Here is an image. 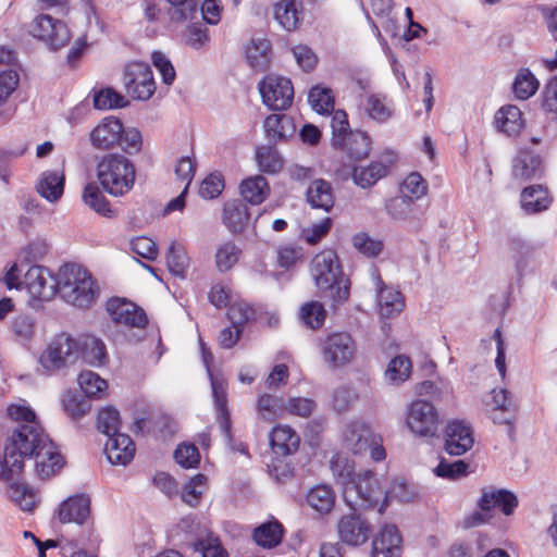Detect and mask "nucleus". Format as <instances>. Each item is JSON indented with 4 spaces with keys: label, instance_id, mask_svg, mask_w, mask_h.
<instances>
[{
    "label": "nucleus",
    "instance_id": "f257e3e1",
    "mask_svg": "<svg viewBox=\"0 0 557 557\" xmlns=\"http://www.w3.org/2000/svg\"><path fill=\"white\" fill-rule=\"evenodd\" d=\"M8 414L18 424L4 445L0 479H15L22 473L26 458L35 459V469L41 479L61 469L63 457L39 426L35 412L26 406L11 405Z\"/></svg>",
    "mask_w": 557,
    "mask_h": 557
},
{
    "label": "nucleus",
    "instance_id": "f03ea898",
    "mask_svg": "<svg viewBox=\"0 0 557 557\" xmlns=\"http://www.w3.org/2000/svg\"><path fill=\"white\" fill-rule=\"evenodd\" d=\"M55 289L66 302L82 309L92 306L99 294L91 274L75 263L64 264L60 268Z\"/></svg>",
    "mask_w": 557,
    "mask_h": 557
},
{
    "label": "nucleus",
    "instance_id": "7ed1b4c3",
    "mask_svg": "<svg viewBox=\"0 0 557 557\" xmlns=\"http://www.w3.org/2000/svg\"><path fill=\"white\" fill-rule=\"evenodd\" d=\"M96 174L102 189L113 197L128 194L135 185L134 163L117 152L101 157L97 162Z\"/></svg>",
    "mask_w": 557,
    "mask_h": 557
},
{
    "label": "nucleus",
    "instance_id": "20e7f679",
    "mask_svg": "<svg viewBox=\"0 0 557 557\" xmlns=\"http://www.w3.org/2000/svg\"><path fill=\"white\" fill-rule=\"evenodd\" d=\"M311 274L317 287L329 292L334 304H342L349 297V282L344 276L338 257L333 250H324L311 261Z\"/></svg>",
    "mask_w": 557,
    "mask_h": 557
},
{
    "label": "nucleus",
    "instance_id": "39448f33",
    "mask_svg": "<svg viewBox=\"0 0 557 557\" xmlns=\"http://www.w3.org/2000/svg\"><path fill=\"white\" fill-rule=\"evenodd\" d=\"M382 496L383 490L371 471L359 473L343 491L345 504L354 511L374 508Z\"/></svg>",
    "mask_w": 557,
    "mask_h": 557
},
{
    "label": "nucleus",
    "instance_id": "423d86ee",
    "mask_svg": "<svg viewBox=\"0 0 557 557\" xmlns=\"http://www.w3.org/2000/svg\"><path fill=\"white\" fill-rule=\"evenodd\" d=\"M28 33L52 51L64 48L72 38L65 22L44 13L29 23Z\"/></svg>",
    "mask_w": 557,
    "mask_h": 557
},
{
    "label": "nucleus",
    "instance_id": "0eeeda50",
    "mask_svg": "<svg viewBox=\"0 0 557 557\" xmlns=\"http://www.w3.org/2000/svg\"><path fill=\"white\" fill-rule=\"evenodd\" d=\"M81 356V342L66 333L57 335L40 356L41 366L51 371L74 362Z\"/></svg>",
    "mask_w": 557,
    "mask_h": 557
},
{
    "label": "nucleus",
    "instance_id": "6e6552de",
    "mask_svg": "<svg viewBox=\"0 0 557 557\" xmlns=\"http://www.w3.org/2000/svg\"><path fill=\"white\" fill-rule=\"evenodd\" d=\"M263 103L272 111L287 110L294 99V87L289 78L267 75L258 85Z\"/></svg>",
    "mask_w": 557,
    "mask_h": 557
},
{
    "label": "nucleus",
    "instance_id": "1a4fd4ad",
    "mask_svg": "<svg viewBox=\"0 0 557 557\" xmlns=\"http://www.w3.org/2000/svg\"><path fill=\"white\" fill-rule=\"evenodd\" d=\"M123 84L127 94L136 100H148L156 91L151 67L144 62H132L126 65Z\"/></svg>",
    "mask_w": 557,
    "mask_h": 557
},
{
    "label": "nucleus",
    "instance_id": "9d476101",
    "mask_svg": "<svg viewBox=\"0 0 557 557\" xmlns=\"http://www.w3.org/2000/svg\"><path fill=\"white\" fill-rule=\"evenodd\" d=\"M407 424L420 436H434L438 428V414L433 404L417 399L410 405Z\"/></svg>",
    "mask_w": 557,
    "mask_h": 557
},
{
    "label": "nucleus",
    "instance_id": "9b49d317",
    "mask_svg": "<svg viewBox=\"0 0 557 557\" xmlns=\"http://www.w3.org/2000/svg\"><path fill=\"white\" fill-rule=\"evenodd\" d=\"M106 310L115 323L138 329H144L148 323L145 311L125 298H110L106 304Z\"/></svg>",
    "mask_w": 557,
    "mask_h": 557
},
{
    "label": "nucleus",
    "instance_id": "f8f14e48",
    "mask_svg": "<svg viewBox=\"0 0 557 557\" xmlns=\"http://www.w3.org/2000/svg\"><path fill=\"white\" fill-rule=\"evenodd\" d=\"M336 529L339 540L348 546L364 544L372 532L369 521L356 512L344 515L338 520Z\"/></svg>",
    "mask_w": 557,
    "mask_h": 557
},
{
    "label": "nucleus",
    "instance_id": "ddd939ff",
    "mask_svg": "<svg viewBox=\"0 0 557 557\" xmlns=\"http://www.w3.org/2000/svg\"><path fill=\"white\" fill-rule=\"evenodd\" d=\"M355 350V343L347 333H334L322 345L323 357L333 368L349 363Z\"/></svg>",
    "mask_w": 557,
    "mask_h": 557
},
{
    "label": "nucleus",
    "instance_id": "4468645a",
    "mask_svg": "<svg viewBox=\"0 0 557 557\" xmlns=\"http://www.w3.org/2000/svg\"><path fill=\"white\" fill-rule=\"evenodd\" d=\"M55 281L48 269L41 265H32L22 281L28 293L34 298L49 300L55 294Z\"/></svg>",
    "mask_w": 557,
    "mask_h": 557
},
{
    "label": "nucleus",
    "instance_id": "2eb2a0df",
    "mask_svg": "<svg viewBox=\"0 0 557 557\" xmlns=\"http://www.w3.org/2000/svg\"><path fill=\"white\" fill-rule=\"evenodd\" d=\"M403 537L395 524H384L372 540V557H400Z\"/></svg>",
    "mask_w": 557,
    "mask_h": 557
},
{
    "label": "nucleus",
    "instance_id": "dca6fc26",
    "mask_svg": "<svg viewBox=\"0 0 557 557\" xmlns=\"http://www.w3.org/2000/svg\"><path fill=\"white\" fill-rule=\"evenodd\" d=\"M474 438L470 425L463 421H451L445 431V451L451 456H461L473 446Z\"/></svg>",
    "mask_w": 557,
    "mask_h": 557
},
{
    "label": "nucleus",
    "instance_id": "f3484780",
    "mask_svg": "<svg viewBox=\"0 0 557 557\" xmlns=\"http://www.w3.org/2000/svg\"><path fill=\"white\" fill-rule=\"evenodd\" d=\"M518 504V498L512 492L494 487H484L478 500V506L482 511L487 512L498 508L505 516L512 515Z\"/></svg>",
    "mask_w": 557,
    "mask_h": 557
},
{
    "label": "nucleus",
    "instance_id": "a211bd4d",
    "mask_svg": "<svg viewBox=\"0 0 557 557\" xmlns=\"http://www.w3.org/2000/svg\"><path fill=\"white\" fill-rule=\"evenodd\" d=\"M90 497L86 494L69 497L59 506L60 522L84 524L90 516Z\"/></svg>",
    "mask_w": 557,
    "mask_h": 557
},
{
    "label": "nucleus",
    "instance_id": "6ab92c4d",
    "mask_svg": "<svg viewBox=\"0 0 557 557\" xmlns=\"http://www.w3.org/2000/svg\"><path fill=\"white\" fill-rule=\"evenodd\" d=\"M121 132H123V124L119 119L104 117L90 133L91 145L97 149H111L119 141Z\"/></svg>",
    "mask_w": 557,
    "mask_h": 557
},
{
    "label": "nucleus",
    "instance_id": "aec40b11",
    "mask_svg": "<svg viewBox=\"0 0 557 557\" xmlns=\"http://www.w3.org/2000/svg\"><path fill=\"white\" fill-rule=\"evenodd\" d=\"M135 444L125 433L110 436L104 444V454L112 465L126 466L135 455Z\"/></svg>",
    "mask_w": 557,
    "mask_h": 557
},
{
    "label": "nucleus",
    "instance_id": "412c9836",
    "mask_svg": "<svg viewBox=\"0 0 557 557\" xmlns=\"http://www.w3.org/2000/svg\"><path fill=\"white\" fill-rule=\"evenodd\" d=\"M212 394L214 398V406L216 409V419L220 424V428L225 435V437L231 441L232 432H231V413L227 408V384L224 380L214 377L213 374H210Z\"/></svg>",
    "mask_w": 557,
    "mask_h": 557
},
{
    "label": "nucleus",
    "instance_id": "4be33fe9",
    "mask_svg": "<svg viewBox=\"0 0 557 557\" xmlns=\"http://www.w3.org/2000/svg\"><path fill=\"white\" fill-rule=\"evenodd\" d=\"M542 158L528 149H521L512 161V176L529 181L542 175Z\"/></svg>",
    "mask_w": 557,
    "mask_h": 557
},
{
    "label": "nucleus",
    "instance_id": "5701e85b",
    "mask_svg": "<svg viewBox=\"0 0 557 557\" xmlns=\"http://www.w3.org/2000/svg\"><path fill=\"white\" fill-rule=\"evenodd\" d=\"M263 128L267 139L273 145L286 141L296 132L294 121L287 114H270L263 122Z\"/></svg>",
    "mask_w": 557,
    "mask_h": 557
},
{
    "label": "nucleus",
    "instance_id": "b1692460",
    "mask_svg": "<svg viewBox=\"0 0 557 557\" xmlns=\"http://www.w3.org/2000/svg\"><path fill=\"white\" fill-rule=\"evenodd\" d=\"M250 219L248 207L244 200L226 201L223 207L222 220L225 226L234 234L243 233Z\"/></svg>",
    "mask_w": 557,
    "mask_h": 557
},
{
    "label": "nucleus",
    "instance_id": "393cba45",
    "mask_svg": "<svg viewBox=\"0 0 557 557\" xmlns=\"http://www.w3.org/2000/svg\"><path fill=\"white\" fill-rule=\"evenodd\" d=\"M299 435L288 425L275 426L270 434V444L274 454L287 456L299 447Z\"/></svg>",
    "mask_w": 557,
    "mask_h": 557
},
{
    "label": "nucleus",
    "instance_id": "a878e982",
    "mask_svg": "<svg viewBox=\"0 0 557 557\" xmlns=\"http://www.w3.org/2000/svg\"><path fill=\"white\" fill-rule=\"evenodd\" d=\"M177 531L184 535V542L195 552L203 549L207 543V529L198 521L196 516H186L177 523Z\"/></svg>",
    "mask_w": 557,
    "mask_h": 557
},
{
    "label": "nucleus",
    "instance_id": "bb28decb",
    "mask_svg": "<svg viewBox=\"0 0 557 557\" xmlns=\"http://www.w3.org/2000/svg\"><path fill=\"white\" fill-rule=\"evenodd\" d=\"M520 202L527 213L533 214L547 210L552 198L547 188L542 185H532L522 190Z\"/></svg>",
    "mask_w": 557,
    "mask_h": 557
},
{
    "label": "nucleus",
    "instance_id": "cd10ccee",
    "mask_svg": "<svg viewBox=\"0 0 557 557\" xmlns=\"http://www.w3.org/2000/svg\"><path fill=\"white\" fill-rule=\"evenodd\" d=\"M376 286L381 315L388 319L398 314L405 307L401 293L387 288L380 276L376 277Z\"/></svg>",
    "mask_w": 557,
    "mask_h": 557
},
{
    "label": "nucleus",
    "instance_id": "c85d7f7f",
    "mask_svg": "<svg viewBox=\"0 0 557 557\" xmlns=\"http://www.w3.org/2000/svg\"><path fill=\"white\" fill-rule=\"evenodd\" d=\"M307 201L312 208L330 211L334 206V194L331 183L325 180L318 178L311 182L307 193Z\"/></svg>",
    "mask_w": 557,
    "mask_h": 557
},
{
    "label": "nucleus",
    "instance_id": "c756f323",
    "mask_svg": "<svg viewBox=\"0 0 557 557\" xmlns=\"http://www.w3.org/2000/svg\"><path fill=\"white\" fill-rule=\"evenodd\" d=\"M64 181L63 172L46 171L36 185L37 193L48 201L54 202L63 195Z\"/></svg>",
    "mask_w": 557,
    "mask_h": 557
},
{
    "label": "nucleus",
    "instance_id": "7c9ffc66",
    "mask_svg": "<svg viewBox=\"0 0 557 557\" xmlns=\"http://www.w3.org/2000/svg\"><path fill=\"white\" fill-rule=\"evenodd\" d=\"M497 128L508 136H517L524 127L521 110L516 106L502 107L495 115Z\"/></svg>",
    "mask_w": 557,
    "mask_h": 557
},
{
    "label": "nucleus",
    "instance_id": "2f4dec72",
    "mask_svg": "<svg viewBox=\"0 0 557 557\" xmlns=\"http://www.w3.org/2000/svg\"><path fill=\"white\" fill-rule=\"evenodd\" d=\"M248 64L258 72L269 69L271 61V44L264 38H253L246 49Z\"/></svg>",
    "mask_w": 557,
    "mask_h": 557
},
{
    "label": "nucleus",
    "instance_id": "473e14b6",
    "mask_svg": "<svg viewBox=\"0 0 557 557\" xmlns=\"http://www.w3.org/2000/svg\"><path fill=\"white\" fill-rule=\"evenodd\" d=\"M372 436L371 430L366 424L351 422L345 430L344 442L354 454H360L368 449Z\"/></svg>",
    "mask_w": 557,
    "mask_h": 557
},
{
    "label": "nucleus",
    "instance_id": "72a5a7b5",
    "mask_svg": "<svg viewBox=\"0 0 557 557\" xmlns=\"http://www.w3.org/2000/svg\"><path fill=\"white\" fill-rule=\"evenodd\" d=\"M82 197L84 203L98 214L107 218L116 215V211L111 208L110 201L95 182L85 186Z\"/></svg>",
    "mask_w": 557,
    "mask_h": 557
},
{
    "label": "nucleus",
    "instance_id": "f704fd0d",
    "mask_svg": "<svg viewBox=\"0 0 557 557\" xmlns=\"http://www.w3.org/2000/svg\"><path fill=\"white\" fill-rule=\"evenodd\" d=\"M240 194L245 201L251 205H260L269 196L270 186L263 176L256 175L242 182Z\"/></svg>",
    "mask_w": 557,
    "mask_h": 557
},
{
    "label": "nucleus",
    "instance_id": "c9c22d12",
    "mask_svg": "<svg viewBox=\"0 0 557 557\" xmlns=\"http://www.w3.org/2000/svg\"><path fill=\"white\" fill-rule=\"evenodd\" d=\"M307 503L317 512L329 513L335 506V493L329 485H315L308 492Z\"/></svg>",
    "mask_w": 557,
    "mask_h": 557
},
{
    "label": "nucleus",
    "instance_id": "e433bc0d",
    "mask_svg": "<svg viewBox=\"0 0 557 557\" xmlns=\"http://www.w3.org/2000/svg\"><path fill=\"white\" fill-rule=\"evenodd\" d=\"M283 534V525L278 521H270L256 528L252 537L259 546L273 548L282 542Z\"/></svg>",
    "mask_w": 557,
    "mask_h": 557
},
{
    "label": "nucleus",
    "instance_id": "4c0bfd02",
    "mask_svg": "<svg viewBox=\"0 0 557 557\" xmlns=\"http://www.w3.org/2000/svg\"><path fill=\"white\" fill-rule=\"evenodd\" d=\"M388 173L387 165L381 162H371L368 166H358L352 171V178L356 185L361 188L373 186L377 181Z\"/></svg>",
    "mask_w": 557,
    "mask_h": 557
},
{
    "label": "nucleus",
    "instance_id": "58836bf2",
    "mask_svg": "<svg viewBox=\"0 0 557 557\" xmlns=\"http://www.w3.org/2000/svg\"><path fill=\"white\" fill-rule=\"evenodd\" d=\"M299 10L295 0H281L275 4L274 16L286 30H295L299 25Z\"/></svg>",
    "mask_w": 557,
    "mask_h": 557
},
{
    "label": "nucleus",
    "instance_id": "ea45409f",
    "mask_svg": "<svg viewBox=\"0 0 557 557\" xmlns=\"http://www.w3.org/2000/svg\"><path fill=\"white\" fill-rule=\"evenodd\" d=\"M256 159L260 171L268 174L278 173L284 165L283 158L273 146L259 147Z\"/></svg>",
    "mask_w": 557,
    "mask_h": 557
},
{
    "label": "nucleus",
    "instance_id": "a19ab883",
    "mask_svg": "<svg viewBox=\"0 0 557 557\" xmlns=\"http://www.w3.org/2000/svg\"><path fill=\"white\" fill-rule=\"evenodd\" d=\"M540 83L529 69H521L512 83V90L518 99L527 100L539 89Z\"/></svg>",
    "mask_w": 557,
    "mask_h": 557
},
{
    "label": "nucleus",
    "instance_id": "79ce46f5",
    "mask_svg": "<svg viewBox=\"0 0 557 557\" xmlns=\"http://www.w3.org/2000/svg\"><path fill=\"white\" fill-rule=\"evenodd\" d=\"M62 404L66 413L74 420L84 417L91 409V403L86 396L72 391L63 394Z\"/></svg>",
    "mask_w": 557,
    "mask_h": 557
},
{
    "label": "nucleus",
    "instance_id": "37998d69",
    "mask_svg": "<svg viewBox=\"0 0 557 557\" xmlns=\"http://www.w3.org/2000/svg\"><path fill=\"white\" fill-rule=\"evenodd\" d=\"M81 356L92 366H101L107 359L106 345L94 336L86 337L81 343Z\"/></svg>",
    "mask_w": 557,
    "mask_h": 557
},
{
    "label": "nucleus",
    "instance_id": "c03bdc74",
    "mask_svg": "<svg viewBox=\"0 0 557 557\" xmlns=\"http://www.w3.org/2000/svg\"><path fill=\"white\" fill-rule=\"evenodd\" d=\"M207 476L198 473L193 476L182 490V500L190 507H197L207 488Z\"/></svg>",
    "mask_w": 557,
    "mask_h": 557
},
{
    "label": "nucleus",
    "instance_id": "a18cd8bd",
    "mask_svg": "<svg viewBox=\"0 0 557 557\" xmlns=\"http://www.w3.org/2000/svg\"><path fill=\"white\" fill-rule=\"evenodd\" d=\"M242 249L234 242L221 244L215 252V264L220 272L231 270L239 260Z\"/></svg>",
    "mask_w": 557,
    "mask_h": 557
},
{
    "label": "nucleus",
    "instance_id": "49530a36",
    "mask_svg": "<svg viewBox=\"0 0 557 557\" xmlns=\"http://www.w3.org/2000/svg\"><path fill=\"white\" fill-rule=\"evenodd\" d=\"M78 385L87 398L100 397L107 389L108 383L92 371H82L77 379Z\"/></svg>",
    "mask_w": 557,
    "mask_h": 557
},
{
    "label": "nucleus",
    "instance_id": "de8ad7c7",
    "mask_svg": "<svg viewBox=\"0 0 557 557\" xmlns=\"http://www.w3.org/2000/svg\"><path fill=\"white\" fill-rule=\"evenodd\" d=\"M342 149H345L349 158L361 160L369 156L370 138L363 132L349 133Z\"/></svg>",
    "mask_w": 557,
    "mask_h": 557
},
{
    "label": "nucleus",
    "instance_id": "09e8293b",
    "mask_svg": "<svg viewBox=\"0 0 557 557\" xmlns=\"http://www.w3.org/2000/svg\"><path fill=\"white\" fill-rule=\"evenodd\" d=\"M308 100L312 109L320 114H329L334 110V97L330 88L312 87Z\"/></svg>",
    "mask_w": 557,
    "mask_h": 557
},
{
    "label": "nucleus",
    "instance_id": "8fccbe9b",
    "mask_svg": "<svg viewBox=\"0 0 557 557\" xmlns=\"http://www.w3.org/2000/svg\"><path fill=\"white\" fill-rule=\"evenodd\" d=\"M332 146L334 148H343L348 134L352 133L349 128L348 115L343 110H336L333 112L332 121Z\"/></svg>",
    "mask_w": 557,
    "mask_h": 557
},
{
    "label": "nucleus",
    "instance_id": "3c124183",
    "mask_svg": "<svg viewBox=\"0 0 557 557\" xmlns=\"http://www.w3.org/2000/svg\"><path fill=\"white\" fill-rule=\"evenodd\" d=\"M330 468L335 482L343 487V491L358 476L354 471V466L346 458L333 457Z\"/></svg>",
    "mask_w": 557,
    "mask_h": 557
},
{
    "label": "nucleus",
    "instance_id": "603ef678",
    "mask_svg": "<svg viewBox=\"0 0 557 557\" xmlns=\"http://www.w3.org/2000/svg\"><path fill=\"white\" fill-rule=\"evenodd\" d=\"M285 410V403L283 398L263 394L258 399V411L260 417L269 422H272Z\"/></svg>",
    "mask_w": 557,
    "mask_h": 557
},
{
    "label": "nucleus",
    "instance_id": "864d4df0",
    "mask_svg": "<svg viewBox=\"0 0 557 557\" xmlns=\"http://www.w3.org/2000/svg\"><path fill=\"white\" fill-rule=\"evenodd\" d=\"M120 412L112 408L106 407L101 411H99L97 417V429L108 436H114L115 434H121L120 430Z\"/></svg>",
    "mask_w": 557,
    "mask_h": 557
},
{
    "label": "nucleus",
    "instance_id": "5fc2aeb1",
    "mask_svg": "<svg viewBox=\"0 0 557 557\" xmlns=\"http://www.w3.org/2000/svg\"><path fill=\"white\" fill-rule=\"evenodd\" d=\"M127 104L128 101L113 88H104L94 94V107L98 110L124 108Z\"/></svg>",
    "mask_w": 557,
    "mask_h": 557
},
{
    "label": "nucleus",
    "instance_id": "6e6d98bb",
    "mask_svg": "<svg viewBox=\"0 0 557 557\" xmlns=\"http://www.w3.org/2000/svg\"><path fill=\"white\" fill-rule=\"evenodd\" d=\"M410 372V359L405 356H397L389 361L385 371V376L391 383L399 384L409 377Z\"/></svg>",
    "mask_w": 557,
    "mask_h": 557
},
{
    "label": "nucleus",
    "instance_id": "4d7b16f0",
    "mask_svg": "<svg viewBox=\"0 0 557 557\" xmlns=\"http://www.w3.org/2000/svg\"><path fill=\"white\" fill-rule=\"evenodd\" d=\"M166 264L172 274L182 278L185 277L188 258L180 245L171 244L166 253Z\"/></svg>",
    "mask_w": 557,
    "mask_h": 557
},
{
    "label": "nucleus",
    "instance_id": "13d9d810",
    "mask_svg": "<svg viewBox=\"0 0 557 557\" xmlns=\"http://www.w3.org/2000/svg\"><path fill=\"white\" fill-rule=\"evenodd\" d=\"M299 315L307 326L317 330L324 323L326 311L321 302L310 301L301 307Z\"/></svg>",
    "mask_w": 557,
    "mask_h": 557
},
{
    "label": "nucleus",
    "instance_id": "bf43d9fd",
    "mask_svg": "<svg viewBox=\"0 0 557 557\" xmlns=\"http://www.w3.org/2000/svg\"><path fill=\"white\" fill-rule=\"evenodd\" d=\"M413 492L404 482H393L388 490L383 491V502L380 504L379 512L383 513L391 500L409 503L413 499Z\"/></svg>",
    "mask_w": 557,
    "mask_h": 557
},
{
    "label": "nucleus",
    "instance_id": "052dcab7",
    "mask_svg": "<svg viewBox=\"0 0 557 557\" xmlns=\"http://www.w3.org/2000/svg\"><path fill=\"white\" fill-rule=\"evenodd\" d=\"M413 206V200L409 196L404 195L389 199L386 202V211L394 220L404 221L410 218Z\"/></svg>",
    "mask_w": 557,
    "mask_h": 557
},
{
    "label": "nucleus",
    "instance_id": "680f3d73",
    "mask_svg": "<svg viewBox=\"0 0 557 557\" xmlns=\"http://www.w3.org/2000/svg\"><path fill=\"white\" fill-rule=\"evenodd\" d=\"M364 109L368 115L377 122H385L392 116V109L385 103V98L379 95L367 96Z\"/></svg>",
    "mask_w": 557,
    "mask_h": 557
},
{
    "label": "nucleus",
    "instance_id": "e2e57ef3",
    "mask_svg": "<svg viewBox=\"0 0 557 557\" xmlns=\"http://www.w3.org/2000/svg\"><path fill=\"white\" fill-rule=\"evenodd\" d=\"M358 394L350 386H339L332 395V407L337 413L347 412L357 401Z\"/></svg>",
    "mask_w": 557,
    "mask_h": 557
},
{
    "label": "nucleus",
    "instance_id": "0e129e2a",
    "mask_svg": "<svg viewBox=\"0 0 557 557\" xmlns=\"http://www.w3.org/2000/svg\"><path fill=\"white\" fill-rule=\"evenodd\" d=\"M11 329L17 341L27 342L32 339L35 334V319L30 314H18L13 319Z\"/></svg>",
    "mask_w": 557,
    "mask_h": 557
},
{
    "label": "nucleus",
    "instance_id": "69168bd1",
    "mask_svg": "<svg viewBox=\"0 0 557 557\" xmlns=\"http://www.w3.org/2000/svg\"><path fill=\"white\" fill-rule=\"evenodd\" d=\"M20 475L21 474H18L12 481H7L10 483L9 494L11 499L17 503L23 510L30 511L35 506L34 495L27 490L26 486L17 482Z\"/></svg>",
    "mask_w": 557,
    "mask_h": 557
},
{
    "label": "nucleus",
    "instance_id": "338daca9",
    "mask_svg": "<svg viewBox=\"0 0 557 557\" xmlns=\"http://www.w3.org/2000/svg\"><path fill=\"white\" fill-rule=\"evenodd\" d=\"M116 144L128 154L139 153L143 148L141 133L135 127H123Z\"/></svg>",
    "mask_w": 557,
    "mask_h": 557
},
{
    "label": "nucleus",
    "instance_id": "774afa93",
    "mask_svg": "<svg viewBox=\"0 0 557 557\" xmlns=\"http://www.w3.org/2000/svg\"><path fill=\"white\" fill-rule=\"evenodd\" d=\"M510 249L516 263V271L518 275L522 276L528 268L532 248L525 242L515 238L510 243Z\"/></svg>",
    "mask_w": 557,
    "mask_h": 557
}]
</instances>
